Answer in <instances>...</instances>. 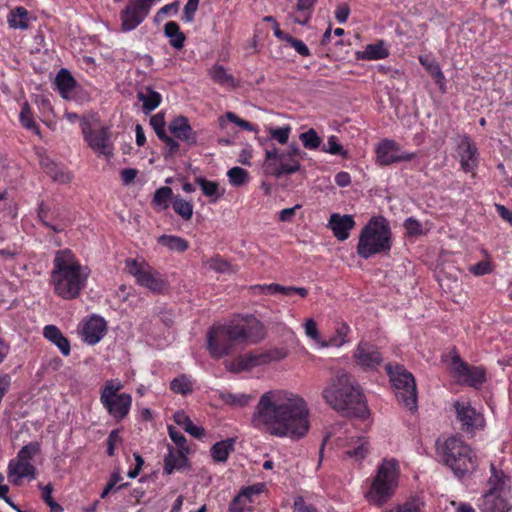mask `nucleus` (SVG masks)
I'll list each match as a JSON object with an SVG mask.
<instances>
[{
  "label": "nucleus",
  "instance_id": "1",
  "mask_svg": "<svg viewBox=\"0 0 512 512\" xmlns=\"http://www.w3.org/2000/svg\"><path fill=\"white\" fill-rule=\"evenodd\" d=\"M309 408L303 397L282 389L263 393L254 408V428L276 437L303 438L309 431Z\"/></svg>",
  "mask_w": 512,
  "mask_h": 512
},
{
  "label": "nucleus",
  "instance_id": "2",
  "mask_svg": "<svg viewBox=\"0 0 512 512\" xmlns=\"http://www.w3.org/2000/svg\"><path fill=\"white\" fill-rule=\"evenodd\" d=\"M245 322L214 325L208 330L207 349L212 358L219 359L232 353L237 345L255 344L265 337L259 320L249 316Z\"/></svg>",
  "mask_w": 512,
  "mask_h": 512
},
{
  "label": "nucleus",
  "instance_id": "3",
  "mask_svg": "<svg viewBox=\"0 0 512 512\" xmlns=\"http://www.w3.org/2000/svg\"><path fill=\"white\" fill-rule=\"evenodd\" d=\"M326 403L335 411L360 418L369 411L359 385L345 371H338L322 392Z\"/></svg>",
  "mask_w": 512,
  "mask_h": 512
},
{
  "label": "nucleus",
  "instance_id": "4",
  "mask_svg": "<svg viewBox=\"0 0 512 512\" xmlns=\"http://www.w3.org/2000/svg\"><path fill=\"white\" fill-rule=\"evenodd\" d=\"M89 269L83 267L68 249L60 250L53 260L50 282L56 295L65 300L75 299L85 287Z\"/></svg>",
  "mask_w": 512,
  "mask_h": 512
},
{
  "label": "nucleus",
  "instance_id": "5",
  "mask_svg": "<svg viewBox=\"0 0 512 512\" xmlns=\"http://www.w3.org/2000/svg\"><path fill=\"white\" fill-rule=\"evenodd\" d=\"M437 452L442 462L459 478L473 472L478 465L477 457L469 445L455 436L442 443L438 440Z\"/></svg>",
  "mask_w": 512,
  "mask_h": 512
},
{
  "label": "nucleus",
  "instance_id": "6",
  "mask_svg": "<svg viewBox=\"0 0 512 512\" xmlns=\"http://www.w3.org/2000/svg\"><path fill=\"white\" fill-rule=\"evenodd\" d=\"M391 249V229L382 216L373 217L362 229L357 244V254L368 259L376 254L388 253Z\"/></svg>",
  "mask_w": 512,
  "mask_h": 512
},
{
  "label": "nucleus",
  "instance_id": "7",
  "mask_svg": "<svg viewBox=\"0 0 512 512\" xmlns=\"http://www.w3.org/2000/svg\"><path fill=\"white\" fill-rule=\"evenodd\" d=\"M398 477V462L395 459H383L377 467L369 490L365 493L366 500L375 506H382L394 495Z\"/></svg>",
  "mask_w": 512,
  "mask_h": 512
},
{
  "label": "nucleus",
  "instance_id": "8",
  "mask_svg": "<svg viewBox=\"0 0 512 512\" xmlns=\"http://www.w3.org/2000/svg\"><path fill=\"white\" fill-rule=\"evenodd\" d=\"M305 155L296 143L290 144L285 151H280L277 148L266 149L263 163L264 173L276 178L293 174L300 170V160Z\"/></svg>",
  "mask_w": 512,
  "mask_h": 512
},
{
  "label": "nucleus",
  "instance_id": "9",
  "mask_svg": "<svg viewBox=\"0 0 512 512\" xmlns=\"http://www.w3.org/2000/svg\"><path fill=\"white\" fill-rule=\"evenodd\" d=\"M387 373L392 382L398 401L411 411L417 409V389L414 376L403 366L388 364Z\"/></svg>",
  "mask_w": 512,
  "mask_h": 512
},
{
  "label": "nucleus",
  "instance_id": "10",
  "mask_svg": "<svg viewBox=\"0 0 512 512\" xmlns=\"http://www.w3.org/2000/svg\"><path fill=\"white\" fill-rule=\"evenodd\" d=\"M39 452L40 444L31 442L23 446L17 457L9 462L8 478L14 485H20L22 478L35 479L36 468L31 461Z\"/></svg>",
  "mask_w": 512,
  "mask_h": 512
},
{
  "label": "nucleus",
  "instance_id": "11",
  "mask_svg": "<svg viewBox=\"0 0 512 512\" xmlns=\"http://www.w3.org/2000/svg\"><path fill=\"white\" fill-rule=\"evenodd\" d=\"M126 267L128 273L135 277L136 282L151 292L160 294L167 289V280L147 263L127 260Z\"/></svg>",
  "mask_w": 512,
  "mask_h": 512
},
{
  "label": "nucleus",
  "instance_id": "12",
  "mask_svg": "<svg viewBox=\"0 0 512 512\" xmlns=\"http://www.w3.org/2000/svg\"><path fill=\"white\" fill-rule=\"evenodd\" d=\"M155 0H129L120 12L121 30L129 32L136 29L148 16Z\"/></svg>",
  "mask_w": 512,
  "mask_h": 512
},
{
  "label": "nucleus",
  "instance_id": "13",
  "mask_svg": "<svg viewBox=\"0 0 512 512\" xmlns=\"http://www.w3.org/2000/svg\"><path fill=\"white\" fill-rule=\"evenodd\" d=\"M81 128L84 139L87 141L89 147L98 154V156H104L107 159H110L113 156L114 147L107 127L93 130L91 129L88 121L82 120Z\"/></svg>",
  "mask_w": 512,
  "mask_h": 512
},
{
  "label": "nucleus",
  "instance_id": "14",
  "mask_svg": "<svg viewBox=\"0 0 512 512\" xmlns=\"http://www.w3.org/2000/svg\"><path fill=\"white\" fill-rule=\"evenodd\" d=\"M38 217L44 226L55 233L63 232L72 222L64 207H49L43 202L39 205Z\"/></svg>",
  "mask_w": 512,
  "mask_h": 512
},
{
  "label": "nucleus",
  "instance_id": "15",
  "mask_svg": "<svg viewBox=\"0 0 512 512\" xmlns=\"http://www.w3.org/2000/svg\"><path fill=\"white\" fill-rule=\"evenodd\" d=\"M454 406L457 419L460 421L464 431L473 433L476 429L484 426L483 415L473 408L469 402L457 401Z\"/></svg>",
  "mask_w": 512,
  "mask_h": 512
},
{
  "label": "nucleus",
  "instance_id": "16",
  "mask_svg": "<svg viewBox=\"0 0 512 512\" xmlns=\"http://www.w3.org/2000/svg\"><path fill=\"white\" fill-rule=\"evenodd\" d=\"M452 367L463 383L474 388H479L486 380L484 368L469 366L459 357L453 358Z\"/></svg>",
  "mask_w": 512,
  "mask_h": 512
},
{
  "label": "nucleus",
  "instance_id": "17",
  "mask_svg": "<svg viewBox=\"0 0 512 512\" xmlns=\"http://www.w3.org/2000/svg\"><path fill=\"white\" fill-rule=\"evenodd\" d=\"M457 153L460 157L461 168L465 172H472L478 165V149L471 139L461 136L457 144Z\"/></svg>",
  "mask_w": 512,
  "mask_h": 512
},
{
  "label": "nucleus",
  "instance_id": "18",
  "mask_svg": "<svg viewBox=\"0 0 512 512\" xmlns=\"http://www.w3.org/2000/svg\"><path fill=\"white\" fill-rule=\"evenodd\" d=\"M169 131L171 134L184 142L188 146H194L197 143L198 134L191 127L188 118L184 116H178L169 122Z\"/></svg>",
  "mask_w": 512,
  "mask_h": 512
},
{
  "label": "nucleus",
  "instance_id": "19",
  "mask_svg": "<svg viewBox=\"0 0 512 512\" xmlns=\"http://www.w3.org/2000/svg\"><path fill=\"white\" fill-rule=\"evenodd\" d=\"M104 408L115 420L121 421L129 414L132 397L128 393H120L119 396L101 401Z\"/></svg>",
  "mask_w": 512,
  "mask_h": 512
},
{
  "label": "nucleus",
  "instance_id": "20",
  "mask_svg": "<svg viewBox=\"0 0 512 512\" xmlns=\"http://www.w3.org/2000/svg\"><path fill=\"white\" fill-rule=\"evenodd\" d=\"M106 321L97 315H93L83 326V339L89 345L97 344L106 334Z\"/></svg>",
  "mask_w": 512,
  "mask_h": 512
},
{
  "label": "nucleus",
  "instance_id": "21",
  "mask_svg": "<svg viewBox=\"0 0 512 512\" xmlns=\"http://www.w3.org/2000/svg\"><path fill=\"white\" fill-rule=\"evenodd\" d=\"M354 357L360 366L370 369L376 368L383 360L375 346L363 342L359 343Z\"/></svg>",
  "mask_w": 512,
  "mask_h": 512
},
{
  "label": "nucleus",
  "instance_id": "22",
  "mask_svg": "<svg viewBox=\"0 0 512 512\" xmlns=\"http://www.w3.org/2000/svg\"><path fill=\"white\" fill-rule=\"evenodd\" d=\"M354 225L355 221L353 216L340 215L338 213H333L330 216L328 224L334 236L340 241H344L349 237V232L354 227Z\"/></svg>",
  "mask_w": 512,
  "mask_h": 512
},
{
  "label": "nucleus",
  "instance_id": "23",
  "mask_svg": "<svg viewBox=\"0 0 512 512\" xmlns=\"http://www.w3.org/2000/svg\"><path fill=\"white\" fill-rule=\"evenodd\" d=\"M400 152V146L394 140L384 139L376 148L377 162L386 166L397 162L396 156Z\"/></svg>",
  "mask_w": 512,
  "mask_h": 512
},
{
  "label": "nucleus",
  "instance_id": "24",
  "mask_svg": "<svg viewBox=\"0 0 512 512\" xmlns=\"http://www.w3.org/2000/svg\"><path fill=\"white\" fill-rule=\"evenodd\" d=\"M345 458H353L356 461H362L370 452V444L366 437H351L345 445Z\"/></svg>",
  "mask_w": 512,
  "mask_h": 512
},
{
  "label": "nucleus",
  "instance_id": "25",
  "mask_svg": "<svg viewBox=\"0 0 512 512\" xmlns=\"http://www.w3.org/2000/svg\"><path fill=\"white\" fill-rule=\"evenodd\" d=\"M44 337L53 343L64 356L70 355L69 340L63 335L60 329L55 325H47L43 329Z\"/></svg>",
  "mask_w": 512,
  "mask_h": 512
},
{
  "label": "nucleus",
  "instance_id": "26",
  "mask_svg": "<svg viewBox=\"0 0 512 512\" xmlns=\"http://www.w3.org/2000/svg\"><path fill=\"white\" fill-rule=\"evenodd\" d=\"M285 356H286V353L282 350H272V351L257 354V355L250 354L243 359L242 365H243V368H251L254 366H259V365L269 363L271 361L281 360V359L285 358Z\"/></svg>",
  "mask_w": 512,
  "mask_h": 512
},
{
  "label": "nucleus",
  "instance_id": "27",
  "mask_svg": "<svg viewBox=\"0 0 512 512\" xmlns=\"http://www.w3.org/2000/svg\"><path fill=\"white\" fill-rule=\"evenodd\" d=\"M481 510L483 512H508L510 507L506 501V495L487 492L483 496Z\"/></svg>",
  "mask_w": 512,
  "mask_h": 512
},
{
  "label": "nucleus",
  "instance_id": "28",
  "mask_svg": "<svg viewBox=\"0 0 512 512\" xmlns=\"http://www.w3.org/2000/svg\"><path fill=\"white\" fill-rule=\"evenodd\" d=\"M317 0H297L295 11L290 15L292 20L300 25H306L312 15Z\"/></svg>",
  "mask_w": 512,
  "mask_h": 512
},
{
  "label": "nucleus",
  "instance_id": "29",
  "mask_svg": "<svg viewBox=\"0 0 512 512\" xmlns=\"http://www.w3.org/2000/svg\"><path fill=\"white\" fill-rule=\"evenodd\" d=\"M491 477L488 480L490 486L488 492L493 494L507 495V481L508 477L502 472L495 468L494 464H491Z\"/></svg>",
  "mask_w": 512,
  "mask_h": 512
},
{
  "label": "nucleus",
  "instance_id": "30",
  "mask_svg": "<svg viewBox=\"0 0 512 512\" xmlns=\"http://www.w3.org/2000/svg\"><path fill=\"white\" fill-rule=\"evenodd\" d=\"M55 83L63 98H68L69 94L74 90L76 81L71 75L70 71L62 68L57 73Z\"/></svg>",
  "mask_w": 512,
  "mask_h": 512
},
{
  "label": "nucleus",
  "instance_id": "31",
  "mask_svg": "<svg viewBox=\"0 0 512 512\" xmlns=\"http://www.w3.org/2000/svg\"><path fill=\"white\" fill-rule=\"evenodd\" d=\"M164 34L169 38L170 45L180 50L184 46L185 34L181 32L180 26L177 22L169 21L164 25Z\"/></svg>",
  "mask_w": 512,
  "mask_h": 512
},
{
  "label": "nucleus",
  "instance_id": "32",
  "mask_svg": "<svg viewBox=\"0 0 512 512\" xmlns=\"http://www.w3.org/2000/svg\"><path fill=\"white\" fill-rule=\"evenodd\" d=\"M7 22L10 28L22 30L27 29L30 24L29 13L23 7H16L9 12Z\"/></svg>",
  "mask_w": 512,
  "mask_h": 512
},
{
  "label": "nucleus",
  "instance_id": "33",
  "mask_svg": "<svg viewBox=\"0 0 512 512\" xmlns=\"http://www.w3.org/2000/svg\"><path fill=\"white\" fill-rule=\"evenodd\" d=\"M235 439L228 438L216 442L211 448V456L216 462H226L228 456L234 451Z\"/></svg>",
  "mask_w": 512,
  "mask_h": 512
},
{
  "label": "nucleus",
  "instance_id": "34",
  "mask_svg": "<svg viewBox=\"0 0 512 512\" xmlns=\"http://www.w3.org/2000/svg\"><path fill=\"white\" fill-rule=\"evenodd\" d=\"M185 451L182 449L174 451L172 447H169V453L164 458V471L167 474H171L175 469H180L185 465L187 461Z\"/></svg>",
  "mask_w": 512,
  "mask_h": 512
},
{
  "label": "nucleus",
  "instance_id": "35",
  "mask_svg": "<svg viewBox=\"0 0 512 512\" xmlns=\"http://www.w3.org/2000/svg\"><path fill=\"white\" fill-rule=\"evenodd\" d=\"M47 175H49L53 181L66 184L70 182L71 176L69 173L64 171L63 168L59 167L49 159H45L41 162Z\"/></svg>",
  "mask_w": 512,
  "mask_h": 512
},
{
  "label": "nucleus",
  "instance_id": "36",
  "mask_svg": "<svg viewBox=\"0 0 512 512\" xmlns=\"http://www.w3.org/2000/svg\"><path fill=\"white\" fill-rule=\"evenodd\" d=\"M211 79L222 86L235 88L237 86L234 77L229 74L222 65H214L209 70Z\"/></svg>",
  "mask_w": 512,
  "mask_h": 512
},
{
  "label": "nucleus",
  "instance_id": "37",
  "mask_svg": "<svg viewBox=\"0 0 512 512\" xmlns=\"http://www.w3.org/2000/svg\"><path fill=\"white\" fill-rule=\"evenodd\" d=\"M196 183L200 186L202 193L211 198L210 202H216L222 197L224 190H220V186L216 181H210L202 177L196 178Z\"/></svg>",
  "mask_w": 512,
  "mask_h": 512
},
{
  "label": "nucleus",
  "instance_id": "38",
  "mask_svg": "<svg viewBox=\"0 0 512 512\" xmlns=\"http://www.w3.org/2000/svg\"><path fill=\"white\" fill-rule=\"evenodd\" d=\"M137 97L143 103V109L146 113L156 109L162 99L161 95L151 87H146L145 92H139Z\"/></svg>",
  "mask_w": 512,
  "mask_h": 512
},
{
  "label": "nucleus",
  "instance_id": "39",
  "mask_svg": "<svg viewBox=\"0 0 512 512\" xmlns=\"http://www.w3.org/2000/svg\"><path fill=\"white\" fill-rule=\"evenodd\" d=\"M158 243L167 247L172 251L184 252L188 249V242L179 237L172 235H162L158 238Z\"/></svg>",
  "mask_w": 512,
  "mask_h": 512
},
{
  "label": "nucleus",
  "instance_id": "40",
  "mask_svg": "<svg viewBox=\"0 0 512 512\" xmlns=\"http://www.w3.org/2000/svg\"><path fill=\"white\" fill-rule=\"evenodd\" d=\"M254 294H276L280 293L285 296H291V289L288 286H282L277 283L265 284V285H254L251 287Z\"/></svg>",
  "mask_w": 512,
  "mask_h": 512
},
{
  "label": "nucleus",
  "instance_id": "41",
  "mask_svg": "<svg viewBox=\"0 0 512 512\" xmlns=\"http://www.w3.org/2000/svg\"><path fill=\"white\" fill-rule=\"evenodd\" d=\"M388 51L382 41L376 44L367 45L365 50L362 52V58L368 60L383 59L388 56Z\"/></svg>",
  "mask_w": 512,
  "mask_h": 512
},
{
  "label": "nucleus",
  "instance_id": "42",
  "mask_svg": "<svg viewBox=\"0 0 512 512\" xmlns=\"http://www.w3.org/2000/svg\"><path fill=\"white\" fill-rule=\"evenodd\" d=\"M172 207L174 211L184 220H190L192 218L193 205L190 202L177 196L172 200Z\"/></svg>",
  "mask_w": 512,
  "mask_h": 512
},
{
  "label": "nucleus",
  "instance_id": "43",
  "mask_svg": "<svg viewBox=\"0 0 512 512\" xmlns=\"http://www.w3.org/2000/svg\"><path fill=\"white\" fill-rule=\"evenodd\" d=\"M221 399L228 405L241 408L247 406L252 400V396L248 394H233V393H223L221 395Z\"/></svg>",
  "mask_w": 512,
  "mask_h": 512
},
{
  "label": "nucleus",
  "instance_id": "44",
  "mask_svg": "<svg viewBox=\"0 0 512 512\" xmlns=\"http://www.w3.org/2000/svg\"><path fill=\"white\" fill-rule=\"evenodd\" d=\"M173 191L170 187L164 186L157 189L154 193L153 204L164 210L169 207V201L172 198Z\"/></svg>",
  "mask_w": 512,
  "mask_h": 512
},
{
  "label": "nucleus",
  "instance_id": "45",
  "mask_svg": "<svg viewBox=\"0 0 512 512\" xmlns=\"http://www.w3.org/2000/svg\"><path fill=\"white\" fill-rule=\"evenodd\" d=\"M20 122L26 129L33 131L35 134H40L39 127L36 125L33 119L32 111L28 103H24L21 108Z\"/></svg>",
  "mask_w": 512,
  "mask_h": 512
},
{
  "label": "nucleus",
  "instance_id": "46",
  "mask_svg": "<svg viewBox=\"0 0 512 512\" xmlns=\"http://www.w3.org/2000/svg\"><path fill=\"white\" fill-rule=\"evenodd\" d=\"M170 388L174 393L182 395H187L192 392L191 381L185 375L173 379L170 383Z\"/></svg>",
  "mask_w": 512,
  "mask_h": 512
},
{
  "label": "nucleus",
  "instance_id": "47",
  "mask_svg": "<svg viewBox=\"0 0 512 512\" xmlns=\"http://www.w3.org/2000/svg\"><path fill=\"white\" fill-rule=\"evenodd\" d=\"M227 176L231 185L236 187L244 185L248 180V172L241 167H233L229 169Z\"/></svg>",
  "mask_w": 512,
  "mask_h": 512
},
{
  "label": "nucleus",
  "instance_id": "48",
  "mask_svg": "<svg viewBox=\"0 0 512 512\" xmlns=\"http://www.w3.org/2000/svg\"><path fill=\"white\" fill-rule=\"evenodd\" d=\"M300 140L302 141L304 147L310 150L317 149L321 144L320 137L312 128L304 133H301Z\"/></svg>",
  "mask_w": 512,
  "mask_h": 512
},
{
  "label": "nucleus",
  "instance_id": "49",
  "mask_svg": "<svg viewBox=\"0 0 512 512\" xmlns=\"http://www.w3.org/2000/svg\"><path fill=\"white\" fill-rule=\"evenodd\" d=\"M291 127L289 125L279 128H269L268 133L271 139L276 140L278 143L284 145L289 140Z\"/></svg>",
  "mask_w": 512,
  "mask_h": 512
},
{
  "label": "nucleus",
  "instance_id": "50",
  "mask_svg": "<svg viewBox=\"0 0 512 512\" xmlns=\"http://www.w3.org/2000/svg\"><path fill=\"white\" fill-rule=\"evenodd\" d=\"M251 502L249 499L245 498V494L239 492L238 495L234 497V499L229 504V512H245L246 510H249V505Z\"/></svg>",
  "mask_w": 512,
  "mask_h": 512
},
{
  "label": "nucleus",
  "instance_id": "51",
  "mask_svg": "<svg viewBox=\"0 0 512 512\" xmlns=\"http://www.w3.org/2000/svg\"><path fill=\"white\" fill-rule=\"evenodd\" d=\"M122 388L121 383L113 380L107 381L101 391L100 401L119 396L118 391Z\"/></svg>",
  "mask_w": 512,
  "mask_h": 512
},
{
  "label": "nucleus",
  "instance_id": "52",
  "mask_svg": "<svg viewBox=\"0 0 512 512\" xmlns=\"http://www.w3.org/2000/svg\"><path fill=\"white\" fill-rule=\"evenodd\" d=\"M150 125L160 140L167 136L165 131V119L163 114H156L150 118Z\"/></svg>",
  "mask_w": 512,
  "mask_h": 512
},
{
  "label": "nucleus",
  "instance_id": "53",
  "mask_svg": "<svg viewBox=\"0 0 512 512\" xmlns=\"http://www.w3.org/2000/svg\"><path fill=\"white\" fill-rule=\"evenodd\" d=\"M210 269L219 273H232L231 265L220 257H213L207 262Z\"/></svg>",
  "mask_w": 512,
  "mask_h": 512
},
{
  "label": "nucleus",
  "instance_id": "54",
  "mask_svg": "<svg viewBox=\"0 0 512 512\" xmlns=\"http://www.w3.org/2000/svg\"><path fill=\"white\" fill-rule=\"evenodd\" d=\"M200 0H188L183 9L182 20L185 22H191L194 19V15L198 9Z\"/></svg>",
  "mask_w": 512,
  "mask_h": 512
},
{
  "label": "nucleus",
  "instance_id": "55",
  "mask_svg": "<svg viewBox=\"0 0 512 512\" xmlns=\"http://www.w3.org/2000/svg\"><path fill=\"white\" fill-rule=\"evenodd\" d=\"M225 118L236 124L237 126H239L240 128L244 129V130H247V131H257V129L253 126V124H251L250 122L244 120V119H241L239 118L235 113L233 112H227L225 114Z\"/></svg>",
  "mask_w": 512,
  "mask_h": 512
},
{
  "label": "nucleus",
  "instance_id": "56",
  "mask_svg": "<svg viewBox=\"0 0 512 512\" xmlns=\"http://www.w3.org/2000/svg\"><path fill=\"white\" fill-rule=\"evenodd\" d=\"M324 151L333 155L344 154L342 145L338 143V139L334 135L328 138L327 145L324 147Z\"/></svg>",
  "mask_w": 512,
  "mask_h": 512
},
{
  "label": "nucleus",
  "instance_id": "57",
  "mask_svg": "<svg viewBox=\"0 0 512 512\" xmlns=\"http://www.w3.org/2000/svg\"><path fill=\"white\" fill-rule=\"evenodd\" d=\"M404 227L407 231V233L411 236H414V235H421L422 234V225L421 223L410 217V218H407L404 222Z\"/></svg>",
  "mask_w": 512,
  "mask_h": 512
},
{
  "label": "nucleus",
  "instance_id": "58",
  "mask_svg": "<svg viewBox=\"0 0 512 512\" xmlns=\"http://www.w3.org/2000/svg\"><path fill=\"white\" fill-rule=\"evenodd\" d=\"M428 70L432 77L434 78L435 82L439 84L440 89L443 90L445 77L440 69V66L437 63H432L429 65Z\"/></svg>",
  "mask_w": 512,
  "mask_h": 512
},
{
  "label": "nucleus",
  "instance_id": "59",
  "mask_svg": "<svg viewBox=\"0 0 512 512\" xmlns=\"http://www.w3.org/2000/svg\"><path fill=\"white\" fill-rule=\"evenodd\" d=\"M469 270L476 276L486 275L491 272V264L489 261H481L471 266Z\"/></svg>",
  "mask_w": 512,
  "mask_h": 512
},
{
  "label": "nucleus",
  "instance_id": "60",
  "mask_svg": "<svg viewBox=\"0 0 512 512\" xmlns=\"http://www.w3.org/2000/svg\"><path fill=\"white\" fill-rule=\"evenodd\" d=\"M287 43H289L301 56L308 57L310 55L309 48L302 40L291 36Z\"/></svg>",
  "mask_w": 512,
  "mask_h": 512
},
{
  "label": "nucleus",
  "instance_id": "61",
  "mask_svg": "<svg viewBox=\"0 0 512 512\" xmlns=\"http://www.w3.org/2000/svg\"><path fill=\"white\" fill-rule=\"evenodd\" d=\"M121 442V437L117 430H113L110 432L107 438V453L109 456L114 455V449L117 444Z\"/></svg>",
  "mask_w": 512,
  "mask_h": 512
},
{
  "label": "nucleus",
  "instance_id": "62",
  "mask_svg": "<svg viewBox=\"0 0 512 512\" xmlns=\"http://www.w3.org/2000/svg\"><path fill=\"white\" fill-rule=\"evenodd\" d=\"M169 436L179 449L188 451V449L185 447L186 438L182 433L176 431L173 427H169Z\"/></svg>",
  "mask_w": 512,
  "mask_h": 512
},
{
  "label": "nucleus",
  "instance_id": "63",
  "mask_svg": "<svg viewBox=\"0 0 512 512\" xmlns=\"http://www.w3.org/2000/svg\"><path fill=\"white\" fill-rule=\"evenodd\" d=\"M304 328L305 333L308 337H310L316 342H319V331L313 319H308L304 324Z\"/></svg>",
  "mask_w": 512,
  "mask_h": 512
},
{
  "label": "nucleus",
  "instance_id": "64",
  "mask_svg": "<svg viewBox=\"0 0 512 512\" xmlns=\"http://www.w3.org/2000/svg\"><path fill=\"white\" fill-rule=\"evenodd\" d=\"M391 512H421L420 503L413 500L399 506L396 511Z\"/></svg>",
  "mask_w": 512,
  "mask_h": 512
}]
</instances>
